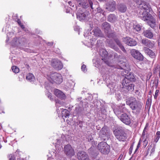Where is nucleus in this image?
<instances>
[{"label": "nucleus", "mask_w": 160, "mask_h": 160, "mask_svg": "<svg viewBox=\"0 0 160 160\" xmlns=\"http://www.w3.org/2000/svg\"><path fill=\"white\" fill-rule=\"evenodd\" d=\"M126 104L132 110L136 111L137 113H140L142 110V104L141 102L136 100L133 97H130L126 101Z\"/></svg>", "instance_id": "f257e3e1"}, {"label": "nucleus", "mask_w": 160, "mask_h": 160, "mask_svg": "<svg viewBox=\"0 0 160 160\" xmlns=\"http://www.w3.org/2000/svg\"><path fill=\"white\" fill-rule=\"evenodd\" d=\"M142 20L147 22V24L153 29L156 28V19L148 12H143L141 16Z\"/></svg>", "instance_id": "f03ea898"}, {"label": "nucleus", "mask_w": 160, "mask_h": 160, "mask_svg": "<svg viewBox=\"0 0 160 160\" xmlns=\"http://www.w3.org/2000/svg\"><path fill=\"white\" fill-rule=\"evenodd\" d=\"M47 78L51 83L60 84L63 81L61 74L57 72H51L47 75Z\"/></svg>", "instance_id": "7ed1b4c3"}, {"label": "nucleus", "mask_w": 160, "mask_h": 160, "mask_svg": "<svg viewBox=\"0 0 160 160\" xmlns=\"http://www.w3.org/2000/svg\"><path fill=\"white\" fill-rule=\"evenodd\" d=\"M113 133L116 138L120 141H124L127 138L126 134L124 129L122 127L118 128L113 131Z\"/></svg>", "instance_id": "20e7f679"}, {"label": "nucleus", "mask_w": 160, "mask_h": 160, "mask_svg": "<svg viewBox=\"0 0 160 160\" xmlns=\"http://www.w3.org/2000/svg\"><path fill=\"white\" fill-rule=\"evenodd\" d=\"M99 150L103 154H107L110 151V147L105 142H101L98 146Z\"/></svg>", "instance_id": "39448f33"}, {"label": "nucleus", "mask_w": 160, "mask_h": 160, "mask_svg": "<svg viewBox=\"0 0 160 160\" xmlns=\"http://www.w3.org/2000/svg\"><path fill=\"white\" fill-rule=\"evenodd\" d=\"M122 89L123 92H132L134 89V85L131 82H125L122 81Z\"/></svg>", "instance_id": "423d86ee"}, {"label": "nucleus", "mask_w": 160, "mask_h": 160, "mask_svg": "<svg viewBox=\"0 0 160 160\" xmlns=\"http://www.w3.org/2000/svg\"><path fill=\"white\" fill-rule=\"evenodd\" d=\"M131 53L134 58L140 61H142L143 56L138 50L132 49L131 50Z\"/></svg>", "instance_id": "0eeeda50"}, {"label": "nucleus", "mask_w": 160, "mask_h": 160, "mask_svg": "<svg viewBox=\"0 0 160 160\" xmlns=\"http://www.w3.org/2000/svg\"><path fill=\"white\" fill-rule=\"evenodd\" d=\"M125 104H123L113 109L114 113L117 115H118L121 113L126 112L127 111V109L125 107Z\"/></svg>", "instance_id": "6e6552de"}, {"label": "nucleus", "mask_w": 160, "mask_h": 160, "mask_svg": "<svg viewBox=\"0 0 160 160\" xmlns=\"http://www.w3.org/2000/svg\"><path fill=\"white\" fill-rule=\"evenodd\" d=\"M51 65L54 68L58 70H61L63 67V65L61 62L56 59L52 60Z\"/></svg>", "instance_id": "1a4fd4ad"}, {"label": "nucleus", "mask_w": 160, "mask_h": 160, "mask_svg": "<svg viewBox=\"0 0 160 160\" xmlns=\"http://www.w3.org/2000/svg\"><path fill=\"white\" fill-rule=\"evenodd\" d=\"M109 132L108 131L107 128L103 127L99 132V136L103 140H105L108 138L109 135Z\"/></svg>", "instance_id": "9d476101"}, {"label": "nucleus", "mask_w": 160, "mask_h": 160, "mask_svg": "<svg viewBox=\"0 0 160 160\" xmlns=\"http://www.w3.org/2000/svg\"><path fill=\"white\" fill-rule=\"evenodd\" d=\"M120 118L121 121L126 125H129L131 123L130 117L125 113L122 114L120 116Z\"/></svg>", "instance_id": "9b49d317"}, {"label": "nucleus", "mask_w": 160, "mask_h": 160, "mask_svg": "<svg viewBox=\"0 0 160 160\" xmlns=\"http://www.w3.org/2000/svg\"><path fill=\"white\" fill-rule=\"evenodd\" d=\"M64 152L66 154L70 156L74 155V151L71 146L69 144L65 145L64 148Z\"/></svg>", "instance_id": "f8f14e48"}, {"label": "nucleus", "mask_w": 160, "mask_h": 160, "mask_svg": "<svg viewBox=\"0 0 160 160\" xmlns=\"http://www.w3.org/2000/svg\"><path fill=\"white\" fill-rule=\"evenodd\" d=\"M123 41L127 45L130 46H135L137 44V42L134 39L129 37L124 38Z\"/></svg>", "instance_id": "ddd939ff"}, {"label": "nucleus", "mask_w": 160, "mask_h": 160, "mask_svg": "<svg viewBox=\"0 0 160 160\" xmlns=\"http://www.w3.org/2000/svg\"><path fill=\"white\" fill-rule=\"evenodd\" d=\"M125 78L122 80V81L128 82L135 81V77L133 73L132 72H127V74H124Z\"/></svg>", "instance_id": "4468645a"}, {"label": "nucleus", "mask_w": 160, "mask_h": 160, "mask_svg": "<svg viewBox=\"0 0 160 160\" xmlns=\"http://www.w3.org/2000/svg\"><path fill=\"white\" fill-rule=\"evenodd\" d=\"M116 6L115 2L113 1H110L106 4V8L109 11L113 12L115 10Z\"/></svg>", "instance_id": "2eb2a0df"}, {"label": "nucleus", "mask_w": 160, "mask_h": 160, "mask_svg": "<svg viewBox=\"0 0 160 160\" xmlns=\"http://www.w3.org/2000/svg\"><path fill=\"white\" fill-rule=\"evenodd\" d=\"M142 43L147 47L150 48H152L154 46V43L153 42L146 38L143 39L142 40Z\"/></svg>", "instance_id": "dca6fc26"}, {"label": "nucleus", "mask_w": 160, "mask_h": 160, "mask_svg": "<svg viewBox=\"0 0 160 160\" xmlns=\"http://www.w3.org/2000/svg\"><path fill=\"white\" fill-rule=\"evenodd\" d=\"M143 50L145 53L151 58H154L156 57V54L155 53L148 47H144Z\"/></svg>", "instance_id": "f3484780"}, {"label": "nucleus", "mask_w": 160, "mask_h": 160, "mask_svg": "<svg viewBox=\"0 0 160 160\" xmlns=\"http://www.w3.org/2000/svg\"><path fill=\"white\" fill-rule=\"evenodd\" d=\"M54 93L58 97L62 99H64L66 98L65 94L61 91L57 89L54 90Z\"/></svg>", "instance_id": "a211bd4d"}, {"label": "nucleus", "mask_w": 160, "mask_h": 160, "mask_svg": "<svg viewBox=\"0 0 160 160\" xmlns=\"http://www.w3.org/2000/svg\"><path fill=\"white\" fill-rule=\"evenodd\" d=\"M141 9L145 10L147 12H149L150 11V8L149 5L145 2H142L140 5Z\"/></svg>", "instance_id": "6ab92c4d"}, {"label": "nucleus", "mask_w": 160, "mask_h": 160, "mask_svg": "<svg viewBox=\"0 0 160 160\" xmlns=\"http://www.w3.org/2000/svg\"><path fill=\"white\" fill-rule=\"evenodd\" d=\"M79 4H81L82 7L84 8H86L89 7L92 9H93L94 8L93 7V3L90 0H88V2H82L81 3H79Z\"/></svg>", "instance_id": "aec40b11"}, {"label": "nucleus", "mask_w": 160, "mask_h": 160, "mask_svg": "<svg viewBox=\"0 0 160 160\" xmlns=\"http://www.w3.org/2000/svg\"><path fill=\"white\" fill-rule=\"evenodd\" d=\"M89 14L88 12H78L77 14V18H78L80 21L85 19L87 16Z\"/></svg>", "instance_id": "412c9836"}, {"label": "nucleus", "mask_w": 160, "mask_h": 160, "mask_svg": "<svg viewBox=\"0 0 160 160\" xmlns=\"http://www.w3.org/2000/svg\"><path fill=\"white\" fill-rule=\"evenodd\" d=\"M91 34L96 37H100L102 36V32L100 29L98 28H95L91 32Z\"/></svg>", "instance_id": "4be33fe9"}, {"label": "nucleus", "mask_w": 160, "mask_h": 160, "mask_svg": "<svg viewBox=\"0 0 160 160\" xmlns=\"http://www.w3.org/2000/svg\"><path fill=\"white\" fill-rule=\"evenodd\" d=\"M102 29L104 30V32L107 33L110 29V25L107 22L103 23L102 24Z\"/></svg>", "instance_id": "5701e85b"}, {"label": "nucleus", "mask_w": 160, "mask_h": 160, "mask_svg": "<svg viewBox=\"0 0 160 160\" xmlns=\"http://www.w3.org/2000/svg\"><path fill=\"white\" fill-rule=\"evenodd\" d=\"M143 34L145 37L149 39H151L153 37V33L149 30H145L143 32Z\"/></svg>", "instance_id": "b1692460"}, {"label": "nucleus", "mask_w": 160, "mask_h": 160, "mask_svg": "<svg viewBox=\"0 0 160 160\" xmlns=\"http://www.w3.org/2000/svg\"><path fill=\"white\" fill-rule=\"evenodd\" d=\"M87 155H88L83 151H79L77 154L78 158L79 160L82 159L83 158L85 157H86Z\"/></svg>", "instance_id": "393cba45"}, {"label": "nucleus", "mask_w": 160, "mask_h": 160, "mask_svg": "<svg viewBox=\"0 0 160 160\" xmlns=\"http://www.w3.org/2000/svg\"><path fill=\"white\" fill-rule=\"evenodd\" d=\"M119 11L121 12H125L127 9V8L126 6L123 4H120L118 7Z\"/></svg>", "instance_id": "a878e982"}, {"label": "nucleus", "mask_w": 160, "mask_h": 160, "mask_svg": "<svg viewBox=\"0 0 160 160\" xmlns=\"http://www.w3.org/2000/svg\"><path fill=\"white\" fill-rule=\"evenodd\" d=\"M117 20V18L114 14H110L108 17V21L112 23L115 22Z\"/></svg>", "instance_id": "bb28decb"}, {"label": "nucleus", "mask_w": 160, "mask_h": 160, "mask_svg": "<svg viewBox=\"0 0 160 160\" xmlns=\"http://www.w3.org/2000/svg\"><path fill=\"white\" fill-rule=\"evenodd\" d=\"M100 55L104 58L107 57L108 56L107 52L104 49H102L100 50Z\"/></svg>", "instance_id": "cd10ccee"}, {"label": "nucleus", "mask_w": 160, "mask_h": 160, "mask_svg": "<svg viewBox=\"0 0 160 160\" xmlns=\"http://www.w3.org/2000/svg\"><path fill=\"white\" fill-rule=\"evenodd\" d=\"M107 42L108 43L109 46L112 48L117 50L118 48H117L115 45V44L113 42L112 40H107Z\"/></svg>", "instance_id": "c85d7f7f"}, {"label": "nucleus", "mask_w": 160, "mask_h": 160, "mask_svg": "<svg viewBox=\"0 0 160 160\" xmlns=\"http://www.w3.org/2000/svg\"><path fill=\"white\" fill-rule=\"evenodd\" d=\"M62 117L67 118L69 115V112L68 110L64 109L62 112Z\"/></svg>", "instance_id": "c756f323"}, {"label": "nucleus", "mask_w": 160, "mask_h": 160, "mask_svg": "<svg viewBox=\"0 0 160 160\" xmlns=\"http://www.w3.org/2000/svg\"><path fill=\"white\" fill-rule=\"evenodd\" d=\"M26 78L29 81L32 82L34 80V77L32 74L29 73L27 76Z\"/></svg>", "instance_id": "7c9ffc66"}, {"label": "nucleus", "mask_w": 160, "mask_h": 160, "mask_svg": "<svg viewBox=\"0 0 160 160\" xmlns=\"http://www.w3.org/2000/svg\"><path fill=\"white\" fill-rule=\"evenodd\" d=\"M12 43L13 46H18L20 44L17 38H14L12 41Z\"/></svg>", "instance_id": "2f4dec72"}, {"label": "nucleus", "mask_w": 160, "mask_h": 160, "mask_svg": "<svg viewBox=\"0 0 160 160\" xmlns=\"http://www.w3.org/2000/svg\"><path fill=\"white\" fill-rule=\"evenodd\" d=\"M118 68L122 69H123L125 71L126 70L127 71V70H126L127 69H128V67L127 68V66L125 63H123L121 64V65L119 66V68Z\"/></svg>", "instance_id": "473e14b6"}, {"label": "nucleus", "mask_w": 160, "mask_h": 160, "mask_svg": "<svg viewBox=\"0 0 160 160\" xmlns=\"http://www.w3.org/2000/svg\"><path fill=\"white\" fill-rule=\"evenodd\" d=\"M156 144H152V147L150 150V156H151V155H153L155 151V149L156 148Z\"/></svg>", "instance_id": "72a5a7b5"}, {"label": "nucleus", "mask_w": 160, "mask_h": 160, "mask_svg": "<svg viewBox=\"0 0 160 160\" xmlns=\"http://www.w3.org/2000/svg\"><path fill=\"white\" fill-rule=\"evenodd\" d=\"M133 28L134 29H135L137 31H140L141 29V26L138 24H134Z\"/></svg>", "instance_id": "f704fd0d"}, {"label": "nucleus", "mask_w": 160, "mask_h": 160, "mask_svg": "<svg viewBox=\"0 0 160 160\" xmlns=\"http://www.w3.org/2000/svg\"><path fill=\"white\" fill-rule=\"evenodd\" d=\"M12 69L13 72L16 73H18L19 71V68L15 66L12 67Z\"/></svg>", "instance_id": "c9c22d12"}, {"label": "nucleus", "mask_w": 160, "mask_h": 160, "mask_svg": "<svg viewBox=\"0 0 160 160\" xmlns=\"http://www.w3.org/2000/svg\"><path fill=\"white\" fill-rule=\"evenodd\" d=\"M9 160H15V158L13 154H11L9 156Z\"/></svg>", "instance_id": "e433bc0d"}, {"label": "nucleus", "mask_w": 160, "mask_h": 160, "mask_svg": "<svg viewBox=\"0 0 160 160\" xmlns=\"http://www.w3.org/2000/svg\"><path fill=\"white\" fill-rule=\"evenodd\" d=\"M86 66L84 64H83L81 66V69L84 72H85L87 71V69H86Z\"/></svg>", "instance_id": "4c0bfd02"}, {"label": "nucleus", "mask_w": 160, "mask_h": 160, "mask_svg": "<svg viewBox=\"0 0 160 160\" xmlns=\"http://www.w3.org/2000/svg\"><path fill=\"white\" fill-rule=\"evenodd\" d=\"M146 104H148V106H150L151 105V98H148L146 101Z\"/></svg>", "instance_id": "58836bf2"}, {"label": "nucleus", "mask_w": 160, "mask_h": 160, "mask_svg": "<svg viewBox=\"0 0 160 160\" xmlns=\"http://www.w3.org/2000/svg\"><path fill=\"white\" fill-rule=\"evenodd\" d=\"M152 147V144H151L148 147V148L147 149V152H146V155H147L148 154L150 150Z\"/></svg>", "instance_id": "ea45409f"}, {"label": "nucleus", "mask_w": 160, "mask_h": 160, "mask_svg": "<svg viewBox=\"0 0 160 160\" xmlns=\"http://www.w3.org/2000/svg\"><path fill=\"white\" fill-rule=\"evenodd\" d=\"M115 41L117 44L119 46L122 44H121L120 40L118 39H115Z\"/></svg>", "instance_id": "a19ab883"}, {"label": "nucleus", "mask_w": 160, "mask_h": 160, "mask_svg": "<svg viewBox=\"0 0 160 160\" xmlns=\"http://www.w3.org/2000/svg\"><path fill=\"white\" fill-rule=\"evenodd\" d=\"M119 47L124 52H126V50H125L124 47L123 46H122V44L119 46Z\"/></svg>", "instance_id": "79ce46f5"}, {"label": "nucleus", "mask_w": 160, "mask_h": 160, "mask_svg": "<svg viewBox=\"0 0 160 160\" xmlns=\"http://www.w3.org/2000/svg\"><path fill=\"white\" fill-rule=\"evenodd\" d=\"M48 94V97L49 98H50V99L51 100H52L53 99V98H52V94L51 93H50V92H48L47 93Z\"/></svg>", "instance_id": "37998d69"}, {"label": "nucleus", "mask_w": 160, "mask_h": 160, "mask_svg": "<svg viewBox=\"0 0 160 160\" xmlns=\"http://www.w3.org/2000/svg\"><path fill=\"white\" fill-rule=\"evenodd\" d=\"M159 92V90H157L156 91L155 94L154 95V98L155 99L157 98L158 95V93Z\"/></svg>", "instance_id": "c03bdc74"}, {"label": "nucleus", "mask_w": 160, "mask_h": 160, "mask_svg": "<svg viewBox=\"0 0 160 160\" xmlns=\"http://www.w3.org/2000/svg\"><path fill=\"white\" fill-rule=\"evenodd\" d=\"M147 129L145 128H144L143 131V132L142 133V136H144L145 134V133L147 132Z\"/></svg>", "instance_id": "a18cd8bd"}, {"label": "nucleus", "mask_w": 160, "mask_h": 160, "mask_svg": "<svg viewBox=\"0 0 160 160\" xmlns=\"http://www.w3.org/2000/svg\"><path fill=\"white\" fill-rule=\"evenodd\" d=\"M79 160H89V159L88 155H87L86 157H85L83 158L82 159Z\"/></svg>", "instance_id": "49530a36"}, {"label": "nucleus", "mask_w": 160, "mask_h": 160, "mask_svg": "<svg viewBox=\"0 0 160 160\" xmlns=\"http://www.w3.org/2000/svg\"><path fill=\"white\" fill-rule=\"evenodd\" d=\"M133 149V146H131L129 149V153L131 154L132 152V151Z\"/></svg>", "instance_id": "de8ad7c7"}, {"label": "nucleus", "mask_w": 160, "mask_h": 160, "mask_svg": "<svg viewBox=\"0 0 160 160\" xmlns=\"http://www.w3.org/2000/svg\"><path fill=\"white\" fill-rule=\"evenodd\" d=\"M156 136L159 138H160V131H158L156 134Z\"/></svg>", "instance_id": "09e8293b"}, {"label": "nucleus", "mask_w": 160, "mask_h": 160, "mask_svg": "<svg viewBox=\"0 0 160 160\" xmlns=\"http://www.w3.org/2000/svg\"><path fill=\"white\" fill-rule=\"evenodd\" d=\"M97 9L98 12L102 13L103 12V11L99 8H97Z\"/></svg>", "instance_id": "8fccbe9b"}, {"label": "nucleus", "mask_w": 160, "mask_h": 160, "mask_svg": "<svg viewBox=\"0 0 160 160\" xmlns=\"http://www.w3.org/2000/svg\"><path fill=\"white\" fill-rule=\"evenodd\" d=\"M159 139V138L157 137H156L154 139V141L156 142L157 143Z\"/></svg>", "instance_id": "3c124183"}, {"label": "nucleus", "mask_w": 160, "mask_h": 160, "mask_svg": "<svg viewBox=\"0 0 160 160\" xmlns=\"http://www.w3.org/2000/svg\"><path fill=\"white\" fill-rule=\"evenodd\" d=\"M143 144H144L145 147H146L148 143V141H146V139L143 142Z\"/></svg>", "instance_id": "603ef678"}, {"label": "nucleus", "mask_w": 160, "mask_h": 160, "mask_svg": "<svg viewBox=\"0 0 160 160\" xmlns=\"http://www.w3.org/2000/svg\"><path fill=\"white\" fill-rule=\"evenodd\" d=\"M157 68V69L159 72V76H160V65H159Z\"/></svg>", "instance_id": "864d4df0"}, {"label": "nucleus", "mask_w": 160, "mask_h": 160, "mask_svg": "<svg viewBox=\"0 0 160 160\" xmlns=\"http://www.w3.org/2000/svg\"><path fill=\"white\" fill-rule=\"evenodd\" d=\"M105 62L109 66H110V67H112V65H111V64L109 63L108 61H106Z\"/></svg>", "instance_id": "5fc2aeb1"}, {"label": "nucleus", "mask_w": 160, "mask_h": 160, "mask_svg": "<svg viewBox=\"0 0 160 160\" xmlns=\"http://www.w3.org/2000/svg\"><path fill=\"white\" fill-rule=\"evenodd\" d=\"M149 124L148 123H147L146 124V125L145 126V127L144 128H148V126H149Z\"/></svg>", "instance_id": "6e6d98bb"}, {"label": "nucleus", "mask_w": 160, "mask_h": 160, "mask_svg": "<svg viewBox=\"0 0 160 160\" xmlns=\"http://www.w3.org/2000/svg\"><path fill=\"white\" fill-rule=\"evenodd\" d=\"M18 24L20 26L22 24L21 22L19 20H18Z\"/></svg>", "instance_id": "4d7b16f0"}, {"label": "nucleus", "mask_w": 160, "mask_h": 160, "mask_svg": "<svg viewBox=\"0 0 160 160\" xmlns=\"http://www.w3.org/2000/svg\"><path fill=\"white\" fill-rule=\"evenodd\" d=\"M140 142H139L138 144L137 148H139L140 147Z\"/></svg>", "instance_id": "13d9d810"}, {"label": "nucleus", "mask_w": 160, "mask_h": 160, "mask_svg": "<svg viewBox=\"0 0 160 160\" xmlns=\"http://www.w3.org/2000/svg\"><path fill=\"white\" fill-rule=\"evenodd\" d=\"M53 158L52 157H50L48 158L47 160H53Z\"/></svg>", "instance_id": "bf43d9fd"}, {"label": "nucleus", "mask_w": 160, "mask_h": 160, "mask_svg": "<svg viewBox=\"0 0 160 160\" xmlns=\"http://www.w3.org/2000/svg\"><path fill=\"white\" fill-rule=\"evenodd\" d=\"M20 26L21 28H22V29H24L25 28L24 26L23 25H22V24Z\"/></svg>", "instance_id": "052dcab7"}, {"label": "nucleus", "mask_w": 160, "mask_h": 160, "mask_svg": "<svg viewBox=\"0 0 160 160\" xmlns=\"http://www.w3.org/2000/svg\"><path fill=\"white\" fill-rule=\"evenodd\" d=\"M68 3L69 5H70V6H72V4H71L72 3V2L71 1L68 2Z\"/></svg>", "instance_id": "680f3d73"}, {"label": "nucleus", "mask_w": 160, "mask_h": 160, "mask_svg": "<svg viewBox=\"0 0 160 160\" xmlns=\"http://www.w3.org/2000/svg\"><path fill=\"white\" fill-rule=\"evenodd\" d=\"M81 99V98H79L77 99V101H80Z\"/></svg>", "instance_id": "e2e57ef3"}, {"label": "nucleus", "mask_w": 160, "mask_h": 160, "mask_svg": "<svg viewBox=\"0 0 160 160\" xmlns=\"http://www.w3.org/2000/svg\"><path fill=\"white\" fill-rule=\"evenodd\" d=\"M152 93V91H150L149 92V95H150Z\"/></svg>", "instance_id": "0e129e2a"}, {"label": "nucleus", "mask_w": 160, "mask_h": 160, "mask_svg": "<svg viewBox=\"0 0 160 160\" xmlns=\"http://www.w3.org/2000/svg\"><path fill=\"white\" fill-rule=\"evenodd\" d=\"M138 148H136V150L135 151V152H136L138 150Z\"/></svg>", "instance_id": "69168bd1"}, {"label": "nucleus", "mask_w": 160, "mask_h": 160, "mask_svg": "<svg viewBox=\"0 0 160 160\" xmlns=\"http://www.w3.org/2000/svg\"><path fill=\"white\" fill-rule=\"evenodd\" d=\"M58 103L59 102L58 101H56V103H58Z\"/></svg>", "instance_id": "338daca9"}, {"label": "nucleus", "mask_w": 160, "mask_h": 160, "mask_svg": "<svg viewBox=\"0 0 160 160\" xmlns=\"http://www.w3.org/2000/svg\"><path fill=\"white\" fill-rule=\"evenodd\" d=\"M159 28L160 29V24L159 25Z\"/></svg>", "instance_id": "774afa93"}]
</instances>
